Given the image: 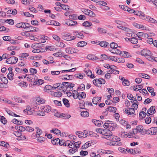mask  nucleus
Returning a JSON list of instances; mask_svg holds the SVG:
<instances>
[{"mask_svg":"<svg viewBox=\"0 0 157 157\" xmlns=\"http://www.w3.org/2000/svg\"><path fill=\"white\" fill-rule=\"evenodd\" d=\"M74 142L75 141L73 140H67L66 141V143L65 144V146H67L68 147L71 148H74Z\"/></svg>","mask_w":157,"mask_h":157,"instance_id":"nucleus-8","label":"nucleus"},{"mask_svg":"<svg viewBox=\"0 0 157 157\" xmlns=\"http://www.w3.org/2000/svg\"><path fill=\"white\" fill-rule=\"evenodd\" d=\"M0 120L3 124H5L6 123V121L3 116L0 115Z\"/></svg>","mask_w":157,"mask_h":157,"instance_id":"nucleus-51","label":"nucleus"},{"mask_svg":"<svg viewBox=\"0 0 157 157\" xmlns=\"http://www.w3.org/2000/svg\"><path fill=\"white\" fill-rule=\"evenodd\" d=\"M97 30L100 34L106 33H107V30L102 28L99 27L98 28Z\"/></svg>","mask_w":157,"mask_h":157,"instance_id":"nucleus-27","label":"nucleus"},{"mask_svg":"<svg viewBox=\"0 0 157 157\" xmlns=\"http://www.w3.org/2000/svg\"><path fill=\"white\" fill-rule=\"evenodd\" d=\"M91 25V23L90 21H86L83 23V25L86 27H89Z\"/></svg>","mask_w":157,"mask_h":157,"instance_id":"nucleus-50","label":"nucleus"},{"mask_svg":"<svg viewBox=\"0 0 157 157\" xmlns=\"http://www.w3.org/2000/svg\"><path fill=\"white\" fill-rule=\"evenodd\" d=\"M13 99L16 102L18 103H24L25 102L21 98H18L17 97H14Z\"/></svg>","mask_w":157,"mask_h":157,"instance_id":"nucleus-32","label":"nucleus"},{"mask_svg":"<svg viewBox=\"0 0 157 157\" xmlns=\"http://www.w3.org/2000/svg\"><path fill=\"white\" fill-rule=\"evenodd\" d=\"M146 115V113L144 111H142L140 112L139 113V116L141 118H144Z\"/></svg>","mask_w":157,"mask_h":157,"instance_id":"nucleus-55","label":"nucleus"},{"mask_svg":"<svg viewBox=\"0 0 157 157\" xmlns=\"http://www.w3.org/2000/svg\"><path fill=\"white\" fill-rule=\"evenodd\" d=\"M62 37L63 40L67 41H71L75 39L76 36H71L69 33H65L63 34Z\"/></svg>","mask_w":157,"mask_h":157,"instance_id":"nucleus-2","label":"nucleus"},{"mask_svg":"<svg viewBox=\"0 0 157 157\" xmlns=\"http://www.w3.org/2000/svg\"><path fill=\"white\" fill-rule=\"evenodd\" d=\"M36 129H37L36 135L40 136L42 133V131L40 129H39L38 127H36Z\"/></svg>","mask_w":157,"mask_h":157,"instance_id":"nucleus-59","label":"nucleus"},{"mask_svg":"<svg viewBox=\"0 0 157 157\" xmlns=\"http://www.w3.org/2000/svg\"><path fill=\"white\" fill-rule=\"evenodd\" d=\"M99 44L101 47H106L109 44V43L106 41H101L99 43Z\"/></svg>","mask_w":157,"mask_h":157,"instance_id":"nucleus-34","label":"nucleus"},{"mask_svg":"<svg viewBox=\"0 0 157 157\" xmlns=\"http://www.w3.org/2000/svg\"><path fill=\"white\" fill-rule=\"evenodd\" d=\"M141 53L142 56L145 57L151 56L152 55L150 51L147 49H144L142 50Z\"/></svg>","mask_w":157,"mask_h":157,"instance_id":"nucleus-6","label":"nucleus"},{"mask_svg":"<svg viewBox=\"0 0 157 157\" xmlns=\"http://www.w3.org/2000/svg\"><path fill=\"white\" fill-rule=\"evenodd\" d=\"M18 58L14 56H12L8 58L6 61V62L9 64H15L18 60Z\"/></svg>","mask_w":157,"mask_h":157,"instance_id":"nucleus-5","label":"nucleus"},{"mask_svg":"<svg viewBox=\"0 0 157 157\" xmlns=\"http://www.w3.org/2000/svg\"><path fill=\"white\" fill-rule=\"evenodd\" d=\"M136 35L138 36H140L141 37H148L149 36L146 33H144L143 32H139Z\"/></svg>","mask_w":157,"mask_h":157,"instance_id":"nucleus-24","label":"nucleus"},{"mask_svg":"<svg viewBox=\"0 0 157 157\" xmlns=\"http://www.w3.org/2000/svg\"><path fill=\"white\" fill-rule=\"evenodd\" d=\"M52 89H53V86L50 85H48L45 86L44 90H50Z\"/></svg>","mask_w":157,"mask_h":157,"instance_id":"nucleus-64","label":"nucleus"},{"mask_svg":"<svg viewBox=\"0 0 157 157\" xmlns=\"http://www.w3.org/2000/svg\"><path fill=\"white\" fill-rule=\"evenodd\" d=\"M139 132H141L142 130H143V127L142 125H139L136 127V128Z\"/></svg>","mask_w":157,"mask_h":157,"instance_id":"nucleus-60","label":"nucleus"},{"mask_svg":"<svg viewBox=\"0 0 157 157\" xmlns=\"http://www.w3.org/2000/svg\"><path fill=\"white\" fill-rule=\"evenodd\" d=\"M76 134L80 138H85L86 137V134L81 131H77L76 132Z\"/></svg>","mask_w":157,"mask_h":157,"instance_id":"nucleus-18","label":"nucleus"},{"mask_svg":"<svg viewBox=\"0 0 157 157\" xmlns=\"http://www.w3.org/2000/svg\"><path fill=\"white\" fill-rule=\"evenodd\" d=\"M123 85L124 86H129L130 85L129 81L126 79H124L123 81Z\"/></svg>","mask_w":157,"mask_h":157,"instance_id":"nucleus-58","label":"nucleus"},{"mask_svg":"<svg viewBox=\"0 0 157 157\" xmlns=\"http://www.w3.org/2000/svg\"><path fill=\"white\" fill-rule=\"evenodd\" d=\"M110 48L112 49H114L115 48L118 47V45L117 44L114 42L111 43L110 44Z\"/></svg>","mask_w":157,"mask_h":157,"instance_id":"nucleus-47","label":"nucleus"},{"mask_svg":"<svg viewBox=\"0 0 157 157\" xmlns=\"http://www.w3.org/2000/svg\"><path fill=\"white\" fill-rule=\"evenodd\" d=\"M151 128L152 135H156L157 134V127H153Z\"/></svg>","mask_w":157,"mask_h":157,"instance_id":"nucleus-41","label":"nucleus"},{"mask_svg":"<svg viewBox=\"0 0 157 157\" xmlns=\"http://www.w3.org/2000/svg\"><path fill=\"white\" fill-rule=\"evenodd\" d=\"M87 44V43L86 42L84 41H80L77 43V45L78 47H83L86 46Z\"/></svg>","mask_w":157,"mask_h":157,"instance_id":"nucleus-26","label":"nucleus"},{"mask_svg":"<svg viewBox=\"0 0 157 157\" xmlns=\"http://www.w3.org/2000/svg\"><path fill=\"white\" fill-rule=\"evenodd\" d=\"M81 10L86 15L89 16L95 17L96 16L95 14L94 13L93 11L89 10L85 8H82L81 9Z\"/></svg>","mask_w":157,"mask_h":157,"instance_id":"nucleus-3","label":"nucleus"},{"mask_svg":"<svg viewBox=\"0 0 157 157\" xmlns=\"http://www.w3.org/2000/svg\"><path fill=\"white\" fill-rule=\"evenodd\" d=\"M36 115L40 116H44L45 115V114L44 111H39L37 113Z\"/></svg>","mask_w":157,"mask_h":157,"instance_id":"nucleus-53","label":"nucleus"},{"mask_svg":"<svg viewBox=\"0 0 157 157\" xmlns=\"http://www.w3.org/2000/svg\"><path fill=\"white\" fill-rule=\"evenodd\" d=\"M110 51L112 53L115 54L117 55L119 54L121 55L122 54L121 52L117 48H115L114 49H112L110 50Z\"/></svg>","mask_w":157,"mask_h":157,"instance_id":"nucleus-13","label":"nucleus"},{"mask_svg":"<svg viewBox=\"0 0 157 157\" xmlns=\"http://www.w3.org/2000/svg\"><path fill=\"white\" fill-rule=\"evenodd\" d=\"M155 108V106H151L150 109L147 110V113L148 114L147 115V116H149L151 115L149 112H150V113H151L152 114L155 113L156 112Z\"/></svg>","mask_w":157,"mask_h":157,"instance_id":"nucleus-12","label":"nucleus"},{"mask_svg":"<svg viewBox=\"0 0 157 157\" xmlns=\"http://www.w3.org/2000/svg\"><path fill=\"white\" fill-rule=\"evenodd\" d=\"M106 121L107 122H109V130H110V131L113 130L117 126V125L116 124L113 123H111V121Z\"/></svg>","mask_w":157,"mask_h":157,"instance_id":"nucleus-11","label":"nucleus"},{"mask_svg":"<svg viewBox=\"0 0 157 157\" xmlns=\"http://www.w3.org/2000/svg\"><path fill=\"white\" fill-rule=\"evenodd\" d=\"M117 138V140L113 141L112 142V144L113 146H121L122 144V143L121 141L120 138L117 137H116Z\"/></svg>","mask_w":157,"mask_h":157,"instance_id":"nucleus-10","label":"nucleus"},{"mask_svg":"<svg viewBox=\"0 0 157 157\" xmlns=\"http://www.w3.org/2000/svg\"><path fill=\"white\" fill-rule=\"evenodd\" d=\"M128 40H129L131 42L134 44H136L138 42V39H137L134 38V37H132L131 38H128Z\"/></svg>","mask_w":157,"mask_h":157,"instance_id":"nucleus-29","label":"nucleus"},{"mask_svg":"<svg viewBox=\"0 0 157 157\" xmlns=\"http://www.w3.org/2000/svg\"><path fill=\"white\" fill-rule=\"evenodd\" d=\"M59 138H56L55 140H52V142L53 144L57 145L59 144Z\"/></svg>","mask_w":157,"mask_h":157,"instance_id":"nucleus-40","label":"nucleus"},{"mask_svg":"<svg viewBox=\"0 0 157 157\" xmlns=\"http://www.w3.org/2000/svg\"><path fill=\"white\" fill-rule=\"evenodd\" d=\"M63 101L64 105L67 107L68 108L69 107L70 104L69 102V101L67 99L64 98L63 99Z\"/></svg>","mask_w":157,"mask_h":157,"instance_id":"nucleus-33","label":"nucleus"},{"mask_svg":"<svg viewBox=\"0 0 157 157\" xmlns=\"http://www.w3.org/2000/svg\"><path fill=\"white\" fill-rule=\"evenodd\" d=\"M20 86L24 87H26L28 86L27 83L24 82H21L19 83Z\"/></svg>","mask_w":157,"mask_h":157,"instance_id":"nucleus-57","label":"nucleus"},{"mask_svg":"<svg viewBox=\"0 0 157 157\" xmlns=\"http://www.w3.org/2000/svg\"><path fill=\"white\" fill-rule=\"evenodd\" d=\"M62 85L63 86V88L65 87V89L67 90H68V89H69V90H72L73 89L72 88L75 86V85L74 84L66 82H63Z\"/></svg>","mask_w":157,"mask_h":157,"instance_id":"nucleus-4","label":"nucleus"},{"mask_svg":"<svg viewBox=\"0 0 157 157\" xmlns=\"http://www.w3.org/2000/svg\"><path fill=\"white\" fill-rule=\"evenodd\" d=\"M92 121L96 125L99 127H101L102 124H103V123L101 121H98L96 120L93 119Z\"/></svg>","mask_w":157,"mask_h":157,"instance_id":"nucleus-16","label":"nucleus"},{"mask_svg":"<svg viewBox=\"0 0 157 157\" xmlns=\"http://www.w3.org/2000/svg\"><path fill=\"white\" fill-rule=\"evenodd\" d=\"M25 23L21 22L17 24L16 26L18 28H23L25 29Z\"/></svg>","mask_w":157,"mask_h":157,"instance_id":"nucleus-35","label":"nucleus"},{"mask_svg":"<svg viewBox=\"0 0 157 157\" xmlns=\"http://www.w3.org/2000/svg\"><path fill=\"white\" fill-rule=\"evenodd\" d=\"M34 129L31 127L27 126L25 128V130L27 131L32 132L34 130Z\"/></svg>","mask_w":157,"mask_h":157,"instance_id":"nucleus-61","label":"nucleus"},{"mask_svg":"<svg viewBox=\"0 0 157 157\" xmlns=\"http://www.w3.org/2000/svg\"><path fill=\"white\" fill-rule=\"evenodd\" d=\"M100 82V79H94L93 81V84L95 86H98V84H99V82Z\"/></svg>","mask_w":157,"mask_h":157,"instance_id":"nucleus-62","label":"nucleus"},{"mask_svg":"<svg viewBox=\"0 0 157 157\" xmlns=\"http://www.w3.org/2000/svg\"><path fill=\"white\" fill-rule=\"evenodd\" d=\"M50 132L54 133L55 134L57 135H59L60 133L61 132L60 130L57 128H54L50 130Z\"/></svg>","mask_w":157,"mask_h":157,"instance_id":"nucleus-23","label":"nucleus"},{"mask_svg":"<svg viewBox=\"0 0 157 157\" xmlns=\"http://www.w3.org/2000/svg\"><path fill=\"white\" fill-rule=\"evenodd\" d=\"M0 79L4 84H6L8 83V79L6 77H3L2 75H0Z\"/></svg>","mask_w":157,"mask_h":157,"instance_id":"nucleus-21","label":"nucleus"},{"mask_svg":"<svg viewBox=\"0 0 157 157\" xmlns=\"http://www.w3.org/2000/svg\"><path fill=\"white\" fill-rule=\"evenodd\" d=\"M46 138L42 136H39L37 139V141L40 143H43L44 142Z\"/></svg>","mask_w":157,"mask_h":157,"instance_id":"nucleus-36","label":"nucleus"},{"mask_svg":"<svg viewBox=\"0 0 157 157\" xmlns=\"http://www.w3.org/2000/svg\"><path fill=\"white\" fill-rule=\"evenodd\" d=\"M56 45L62 48H64L65 46V45L64 43L62 42L59 41L57 42L56 43Z\"/></svg>","mask_w":157,"mask_h":157,"instance_id":"nucleus-48","label":"nucleus"},{"mask_svg":"<svg viewBox=\"0 0 157 157\" xmlns=\"http://www.w3.org/2000/svg\"><path fill=\"white\" fill-rule=\"evenodd\" d=\"M122 56L124 58H129L131 57L130 54L126 52H124L123 54L122 55Z\"/></svg>","mask_w":157,"mask_h":157,"instance_id":"nucleus-44","label":"nucleus"},{"mask_svg":"<svg viewBox=\"0 0 157 157\" xmlns=\"http://www.w3.org/2000/svg\"><path fill=\"white\" fill-rule=\"evenodd\" d=\"M60 84H61L59 83H58L55 84H54L53 85V90L56 89L57 88H63L62 86L59 87L60 86Z\"/></svg>","mask_w":157,"mask_h":157,"instance_id":"nucleus-54","label":"nucleus"},{"mask_svg":"<svg viewBox=\"0 0 157 157\" xmlns=\"http://www.w3.org/2000/svg\"><path fill=\"white\" fill-rule=\"evenodd\" d=\"M13 72H9L7 75L8 78L11 80L13 79Z\"/></svg>","mask_w":157,"mask_h":157,"instance_id":"nucleus-52","label":"nucleus"},{"mask_svg":"<svg viewBox=\"0 0 157 157\" xmlns=\"http://www.w3.org/2000/svg\"><path fill=\"white\" fill-rule=\"evenodd\" d=\"M46 24L48 25H54L58 26L60 25V23L55 21H47Z\"/></svg>","mask_w":157,"mask_h":157,"instance_id":"nucleus-15","label":"nucleus"},{"mask_svg":"<svg viewBox=\"0 0 157 157\" xmlns=\"http://www.w3.org/2000/svg\"><path fill=\"white\" fill-rule=\"evenodd\" d=\"M101 132L102 135L101 137L102 138H105L108 140H111L114 138L112 132L110 130L103 129L102 132Z\"/></svg>","mask_w":157,"mask_h":157,"instance_id":"nucleus-1","label":"nucleus"},{"mask_svg":"<svg viewBox=\"0 0 157 157\" xmlns=\"http://www.w3.org/2000/svg\"><path fill=\"white\" fill-rule=\"evenodd\" d=\"M125 62L124 59L123 58H117V62L118 63H123Z\"/></svg>","mask_w":157,"mask_h":157,"instance_id":"nucleus-63","label":"nucleus"},{"mask_svg":"<svg viewBox=\"0 0 157 157\" xmlns=\"http://www.w3.org/2000/svg\"><path fill=\"white\" fill-rule=\"evenodd\" d=\"M65 22L68 25L71 26H75L77 24V22L76 21H73L71 20H66Z\"/></svg>","mask_w":157,"mask_h":157,"instance_id":"nucleus-7","label":"nucleus"},{"mask_svg":"<svg viewBox=\"0 0 157 157\" xmlns=\"http://www.w3.org/2000/svg\"><path fill=\"white\" fill-rule=\"evenodd\" d=\"M79 100H81L82 98H86V94L83 92H81L79 93Z\"/></svg>","mask_w":157,"mask_h":157,"instance_id":"nucleus-43","label":"nucleus"},{"mask_svg":"<svg viewBox=\"0 0 157 157\" xmlns=\"http://www.w3.org/2000/svg\"><path fill=\"white\" fill-rule=\"evenodd\" d=\"M41 42L39 43H34L32 44V47L33 49H35L37 47H41L43 44H41Z\"/></svg>","mask_w":157,"mask_h":157,"instance_id":"nucleus-25","label":"nucleus"},{"mask_svg":"<svg viewBox=\"0 0 157 157\" xmlns=\"http://www.w3.org/2000/svg\"><path fill=\"white\" fill-rule=\"evenodd\" d=\"M42 109L44 110V112L48 113L51 110V107L49 105L45 106L44 108H42Z\"/></svg>","mask_w":157,"mask_h":157,"instance_id":"nucleus-30","label":"nucleus"},{"mask_svg":"<svg viewBox=\"0 0 157 157\" xmlns=\"http://www.w3.org/2000/svg\"><path fill=\"white\" fill-rule=\"evenodd\" d=\"M101 97H96L93 98L92 101L94 105H97L98 103L101 100Z\"/></svg>","mask_w":157,"mask_h":157,"instance_id":"nucleus-17","label":"nucleus"},{"mask_svg":"<svg viewBox=\"0 0 157 157\" xmlns=\"http://www.w3.org/2000/svg\"><path fill=\"white\" fill-rule=\"evenodd\" d=\"M70 7L66 5L62 4L61 6V8L62 9L66 10H69Z\"/></svg>","mask_w":157,"mask_h":157,"instance_id":"nucleus-56","label":"nucleus"},{"mask_svg":"<svg viewBox=\"0 0 157 157\" xmlns=\"http://www.w3.org/2000/svg\"><path fill=\"white\" fill-rule=\"evenodd\" d=\"M45 100L44 99L41 98L40 97H38L36 98V104L39 105L45 103Z\"/></svg>","mask_w":157,"mask_h":157,"instance_id":"nucleus-14","label":"nucleus"},{"mask_svg":"<svg viewBox=\"0 0 157 157\" xmlns=\"http://www.w3.org/2000/svg\"><path fill=\"white\" fill-rule=\"evenodd\" d=\"M75 35L78 38L83 39L84 37L83 34L82 33L79 32L75 31Z\"/></svg>","mask_w":157,"mask_h":157,"instance_id":"nucleus-19","label":"nucleus"},{"mask_svg":"<svg viewBox=\"0 0 157 157\" xmlns=\"http://www.w3.org/2000/svg\"><path fill=\"white\" fill-rule=\"evenodd\" d=\"M71 117V116L68 114L66 113H61V118L63 119H69Z\"/></svg>","mask_w":157,"mask_h":157,"instance_id":"nucleus-31","label":"nucleus"},{"mask_svg":"<svg viewBox=\"0 0 157 157\" xmlns=\"http://www.w3.org/2000/svg\"><path fill=\"white\" fill-rule=\"evenodd\" d=\"M138 75L139 77L141 78L147 79H149L150 78V77L147 74H145L140 73Z\"/></svg>","mask_w":157,"mask_h":157,"instance_id":"nucleus-28","label":"nucleus"},{"mask_svg":"<svg viewBox=\"0 0 157 157\" xmlns=\"http://www.w3.org/2000/svg\"><path fill=\"white\" fill-rule=\"evenodd\" d=\"M12 121L14 124H21L22 122L20 121H18L15 118L13 119Z\"/></svg>","mask_w":157,"mask_h":157,"instance_id":"nucleus-46","label":"nucleus"},{"mask_svg":"<svg viewBox=\"0 0 157 157\" xmlns=\"http://www.w3.org/2000/svg\"><path fill=\"white\" fill-rule=\"evenodd\" d=\"M89 113L87 111L82 112L81 113V115L83 117H87L89 115Z\"/></svg>","mask_w":157,"mask_h":157,"instance_id":"nucleus-42","label":"nucleus"},{"mask_svg":"<svg viewBox=\"0 0 157 157\" xmlns=\"http://www.w3.org/2000/svg\"><path fill=\"white\" fill-rule=\"evenodd\" d=\"M62 94L60 92H54L52 95L55 97H60L62 96Z\"/></svg>","mask_w":157,"mask_h":157,"instance_id":"nucleus-37","label":"nucleus"},{"mask_svg":"<svg viewBox=\"0 0 157 157\" xmlns=\"http://www.w3.org/2000/svg\"><path fill=\"white\" fill-rule=\"evenodd\" d=\"M7 113L10 115L11 116H14V117H20V116L17 115L16 114H15V113H13V112H12L10 110H9V111H8Z\"/></svg>","mask_w":157,"mask_h":157,"instance_id":"nucleus-45","label":"nucleus"},{"mask_svg":"<svg viewBox=\"0 0 157 157\" xmlns=\"http://www.w3.org/2000/svg\"><path fill=\"white\" fill-rule=\"evenodd\" d=\"M87 58L90 60H91L94 61L96 60L98 58L96 56L92 55H89L87 56Z\"/></svg>","mask_w":157,"mask_h":157,"instance_id":"nucleus-22","label":"nucleus"},{"mask_svg":"<svg viewBox=\"0 0 157 157\" xmlns=\"http://www.w3.org/2000/svg\"><path fill=\"white\" fill-rule=\"evenodd\" d=\"M45 49L48 50V51L49 50L50 51H53L54 50H56L55 47L53 46H49L47 47H46Z\"/></svg>","mask_w":157,"mask_h":157,"instance_id":"nucleus-49","label":"nucleus"},{"mask_svg":"<svg viewBox=\"0 0 157 157\" xmlns=\"http://www.w3.org/2000/svg\"><path fill=\"white\" fill-rule=\"evenodd\" d=\"M0 145L5 147L7 148L9 147V144L8 143L3 141L0 142Z\"/></svg>","mask_w":157,"mask_h":157,"instance_id":"nucleus-39","label":"nucleus"},{"mask_svg":"<svg viewBox=\"0 0 157 157\" xmlns=\"http://www.w3.org/2000/svg\"><path fill=\"white\" fill-rule=\"evenodd\" d=\"M117 28L120 29H121L123 31L127 32H130V29L129 28L124 26L119 25L117 26Z\"/></svg>","mask_w":157,"mask_h":157,"instance_id":"nucleus-20","label":"nucleus"},{"mask_svg":"<svg viewBox=\"0 0 157 157\" xmlns=\"http://www.w3.org/2000/svg\"><path fill=\"white\" fill-rule=\"evenodd\" d=\"M77 49L73 48H65V51L68 53H74L77 52Z\"/></svg>","mask_w":157,"mask_h":157,"instance_id":"nucleus-9","label":"nucleus"},{"mask_svg":"<svg viewBox=\"0 0 157 157\" xmlns=\"http://www.w3.org/2000/svg\"><path fill=\"white\" fill-rule=\"evenodd\" d=\"M107 109V111L113 112H115L117 110V108L113 106H109Z\"/></svg>","mask_w":157,"mask_h":157,"instance_id":"nucleus-38","label":"nucleus"}]
</instances>
